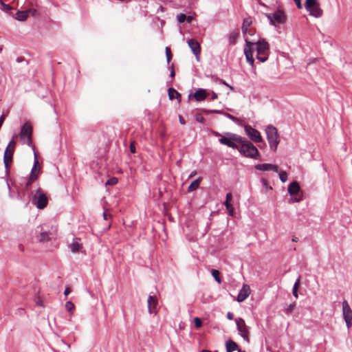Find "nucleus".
Here are the masks:
<instances>
[{"label": "nucleus", "mask_w": 352, "mask_h": 352, "mask_svg": "<svg viewBox=\"0 0 352 352\" xmlns=\"http://www.w3.org/2000/svg\"><path fill=\"white\" fill-rule=\"evenodd\" d=\"M186 19H187V16L185 14L179 13L177 15V19L179 23H183Z\"/></svg>", "instance_id": "37"}, {"label": "nucleus", "mask_w": 352, "mask_h": 352, "mask_svg": "<svg viewBox=\"0 0 352 352\" xmlns=\"http://www.w3.org/2000/svg\"><path fill=\"white\" fill-rule=\"evenodd\" d=\"M27 178H28V177H20L19 179L18 184L22 189L23 188V187L25 186V181H26Z\"/></svg>", "instance_id": "46"}, {"label": "nucleus", "mask_w": 352, "mask_h": 352, "mask_svg": "<svg viewBox=\"0 0 352 352\" xmlns=\"http://www.w3.org/2000/svg\"><path fill=\"white\" fill-rule=\"evenodd\" d=\"M41 170V168L39 165L38 159H34L30 175H31L32 178H38Z\"/></svg>", "instance_id": "19"}, {"label": "nucleus", "mask_w": 352, "mask_h": 352, "mask_svg": "<svg viewBox=\"0 0 352 352\" xmlns=\"http://www.w3.org/2000/svg\"><path fill=\"white\" fill-rule=\"evenodd\" d=\"M239 36V32H232L229 34L228 41L230 45H235Z\"/></svg>", "instance_id": "26"}, {"label": "nucleus", "mask_w": 352, "mask_h": 352, "mask_svg": "<svg viewBox=\"0 0 352 352\" xmlns=\"http://www.w3.org/2000/svg\"><path fill=\"white\" fill-rule=\"evenodd\" d=\"M342 314L347 328H351L352 326V310L346 300L342 302Z\"/></svg>", "instance_id": "10"}, {"label": "nucleus", "mask_w": 352, "mask_h": 352, "mask_svg": "<svg viewBox=\"0 0 352 352\" xmlns=\"http://www.w3.org/2000/svg\"><path fill=\"white\" fill-rule=\"evenodd\" d=\"M227 318H228V320H233V319H234V314H233V313L230 312V311H229V312H228V313H227Z\"/></svg>", "instance_id": "58"}, {"label": "nucleus", "mask_w": 352, "mask_h": 352, "mask_svg": "<svg viewBox=\"0 0 352 352\" xmlns=\"http://www.w3.org/2000/svg\"><path fill=\"white\" fill-rule=\"evenodd\" d=\"M65 309H66L68 311H69V312H71L73 309H74V303H73L72 302H71V301H67V302H66V303H65Z\"/></svg>", "instance_id": "41"}, {"label": "nucleus", "mask_w": 352, "mask_h": 352, "mask_svg": "<svg viewBox=\"0 0 352 352\" xmlns=\"http://www.w3.org/2000/svg\"><path fill=\"white\" fill-rule=\"evenodd\" d=\"M81 247V244L77 241H74L72 243L69 245V248L72 252H77L79 251Z\"/></svg>", "instance_id": "30"}, {"label": "nucleus", "mask_w": 352, "mask_h": 352, "mask_svg": "<svg viewBox=\"0 0 352 352\" xmlns=\"http://www.w3.org/2000/svg\"><path fill=\"white\" fill-rule=\"evenodd\" d=\"M28 15L31 14L32 16H37L38 15V11L34 8H30L27 10Z\"/></svg>", "instance_id": "47"}, {"label": "nucleus", "mask_w": 352, "mask_h": 352, "mask_svg": "<svg viewBox=\"0 0 352 352\" xmlns=\"http://www.w3.org/2000/svg\"><path fill=\"white\" fill-rule=\"evenodd\" d=\"M28 16V13L27 10H18L16 12L15 19L19 21H24Z\"/></svg>", "instance_id": "25"}, {"label": "nucleus", "mask_w": 352, "mask_h": 352, "mask_svg": "<svg viewBox=\"0 0 352 352\" xmlns=\"http://www.w3.org/2000/svg\"><path fill=\"white\" fill-rule=\"evenodd\" d=\"M261 182L263 184V186L265 188V191L267 192L268 190H272V188L268 185V182L267 179L262 178L261 179Z\"/></svg>", "instance_id": "40"}, {"label": "nucleus", "mask_w": 352, "mask_h": 352, "mask_svg": "<svg viewBox=\"0 0 352 352\" xmlns=\"http://www.w3.org/2000/svg\"><path fill=\"white\" fill-rule=\"evenodd\" d=\"M198 110L204 112V113H206L207 114L208 113H216V114H221V115H223L225 117L229 118L230 120H231L232 121H233L234 122H238L239 121V119L228 113H226V112H223L222 110H217V109H205V108H201V109H198Z\"/></svg>", "instance_id": "13"}, {"label": "nucleus", "mask_w": 352, "mask_h": 352, "mask_svg": "<svg viewBox=\"0 0 352 352\" xmlns=\"http://www.w3.org/2000/svg\"><path fill=\"white\" fill-rule=\"evenodd\" d=\"M243 53L246 58V61L249 63V65L252 67V69L254 68V59L253 57V53L250 50V48H247L244 46Z\"/></svg>", "instance_id": "20"}, {"label": "nucleus", "mask_w": 352, "mask_h": 352, "mask_svg": "<svg viewBox=\"0 0 352 352\" xmlns=\"http://www.w3.org/2000/svg\"><path fill=\"white\" fill-rule=\"evenodd\" d=\"M168 98L170 100H173L175 98H176L178 100V102H181L182 95L177 91H176L173 87H169L168 89Z\"/></svg>", "instance_id": "22"}, {"label": "nucleus", "mask_w": 352, "mask_h": 352, "mask_svg": "<svg viewBox=\"0 0 352 352\" xmlns=\"http://www.w3.org/2000/svg\"><path fill=\"white\" fill-rule=\"evenodd\" d=\"M256 34V30L254 28H249L248 34L251 36H254Z\"/></svg>", "instance_id": "53"}, {"label": "nucleus", "mask_w": 352, "mask_h": 352, "mask_svg": "<svg viewBox=\"0 0 352 352\" xmlns=\"http://www.w3.org/2000/svg\"><path fill=\"white\" fill-rule=\"evenodd\" d=\"M287 191L291 196L300 194V186L298 182L296 181L291 182L288 186Z\"/></svg>", "instance_id": "17"}, {"label": "nucleus", "mask_w": 352, "mask_h": 352, "mask_svg": "<svg viewBox=\"0 0 352 352\" xmlns=\"http://www.w3.org/2000/svg\"><path fill=\"white\" fill-rule=\"evenodd\" d=\"M226 208L228 210V214L230 216H233L234 213V209L233 206L232 204H228V206H227V207H226Z\"/></svg>", "instance_id": "45"}, {"label": "nucleus", "mask_w": 352, "mask_h": 352, "mask_svg": "<svg viewBox=\"0 0 352 352\" xmlns=\"http://www.w3.org/2000/svg\"><path fill=\"white\" fill-rule=\"evenodd\" d=\"M278 175L282 182H285L287 180V173L285 171H280Z\"/></svg>", "instance_id": "38"}, {"label": "nucleus", "mask_w": 352, "mask_h": 352, "mask_svg": "<svg viewBox=\"0 0 352 352\" xmlns=\"http://www.w3.org/2000/svg\"><path fill=\"white\" fill-rule=\"evenodd\" d=\"M32 201L38 209L42 210L47 206L48 199L46 194L38 188L36 190V193L32 196Z\"/></svg>", "instance_id": "7"}, {"label": "nucleus", "mask_w": 352, "mask_h": 352, "mask_svg": "<svg viewBox=\"0 0 352 352\" xmlns=\"http://www.w3.org/2000/svg\"><path fill=\"white\" fill-rule=\"evenodd\" d=\"M294 1L295 2L296 7L298 9L302 8V4L301 3V0H294Z\"/></svg>", "instance_id": "49"}, {"label": "nucleus", "mask_w": 352, "mask_h": 352, "mask_svg": "<svg viewBox=\"0 0 352 352\" xmlns=\"http://www.w3.org/2000/svg\"><path fill=\"white\" fill-rule=\"evenodd\" d=\"M148 311L149 314L156 313V306L157 305V300L154 296L149 295L147 299Z\"/></svg>", "instance_id": "18"}, {"label": "nucleus", "mask_w": 352, "mask_h": 352, "mask_svg": "<svg viewBox=\"0 0 352 352\" xmlns=\"http://www.w3.org/2000/svg\"><path fill=\"white\" fill-rule=\"evenodd\" d=\"M264 14L269 20L270 25L274 27L285 23L287 20L285 12L280 9H277L274 13H265Z\"/></svg>", "instance_id": "4"}, {"label": "nucleus", "mask_w": 352, "mask_h": 352, "mask_svg": "<svg viewBox=\"0 0 352 352\" xmlns=\"http://www.w3.org/2000/svg\"><path fill=\"white\" fill-rule=\"evenodd\" d=\"M72 290L69 287H66L65 291H64V295L65 296H68L71 293Z\"/></svg>", "instance_id": "54"}, {"label": "nucleus", "mask_w": 352, "mask_h": 352, "mask_svg": "<svg viewBox=\"0 0 352 352\" xmlns=\"http://www.w3.org/2000/svg\"><path fill=\"white\" fill-rule=\"evenodd\" d=\"M232 195L231 192H228L226 194V199L229 201H231L232 200Z\"/></svg>", "instance_id": "57"}, {"label": "nucleus", "mask_w": 352, "mask_h": 352, "mask_svg": "<svg viewBox=\"0 0 352 352\" xmlns=\"http://www.w3.org/2000/svg\"><path fill=\"white\" fill-rule=\"evenodd\" d=\"M130 151H131V152L132 153H136L135 146L134 142H131L130 144Z\"/></svg>", "instance_id": "50"}, {"label": "nucleus", "mask_w": 352, "mask_h": 352, "mask_svg": "<svg viewBox=\"0 0 352 352\" xmlns=\"http://www.w3.org/2000/svg\"><path fill=\"white\" fill-rule=\"evenodd\" d=\"M194 324H195V327L197 329H199L202 325V321H201V318H199V317H195L194 318Z\"/></svg>", "instance_id": "42"}, {"label": "nucleus", "mask_w": 352, "mask_h": 352, "mask_svg": "<svg viewBox=\"0 0 352 352\" xmlns=\"http://www.w3.org/2000/svg\"><path fill=\"white\" fill-rule=\"evenodd\" d=\"M32 127L29 122H25L21 128L20 139L23 144L31 146L32 150H34V146L32 142Z\"/></svg>", "instance_id": "5"}, {"label": "nucleus", "mask_w": 352, "mask_h": 352, "mask_svg": "<svg viewBox=\"0 0 352 352\" xmlns=\"http://www.w3.org/2000/svg\"><path fill=\"white\" fill-rule=\"evenodd\" d=\"M208 94L206 89L203 88H198L195 93H190L188 95V100H190L191 98H193L196 101L201 102L207 98Z\"/></svg>", "instance_id": "12"}, {"label": "nucleus", "mask_w": 352, "mask_h": 352, "mask_svg": "<svg viewBox=\"0 0 352 352\" xmlns=\"http://www.w3.org/2000/svg\"><path fill=\"white\" fill-rule=\"evenodd\" d=\"M212 96H211V100H214L218 98V95L217 93L214 92L213 91H211Z\"/></svg>", "instance_id": "56"}, {"label": "nucleus", "mask_w": 352, "mask_h": 352, "mask_svg": "<svg viewBox=\"0 0 352 352\" xmlns=\"http://www.w3.org/2000/svg\"><path fill=\"white\" fill-rule=\"evenodd\" d=\"M241 30H242V33H243V36H245V38H247L246 35H247V34H248L249 28H243L241 26Z\"/></svg>", "instance_id": "51"}, {"label": "nucleus", "mask_w": 352, "mask_h": 352, "mask_svg": "<svg viewBox=\"0 0 352 352\" xmlns=\"http://www.w3.org/2000/svg\"><path fill=\"white\" fill-rule=\"evenodd\" d=\"M265 133L270 149L276 152L280 142L277 129L273 125H268L265 128Z\"/></svg>", "instance_id": "3"}, {"label": "nucleus", "mask_w": 352, "mask_h": 352, "mask_svg": "<svg viewBox=\"0 0 352 352\" xmlns=\"http://www.w3.org/2000/svg\"><path fill=\"white\" fill-rule=\"evenodd\" d=\"M118 182V179L116 177H110L107 181L105 182L106 186H114L117 184Z\"/></svg>", "instance_id": "34"}, {"label": "nucleus", "mask_w": 352, "mask_h": 352, "mask_svg": "<svg viewBox=\"0 0 352 352\" xmlns=\"http://www.w3.org/2000/svg\"><path fill=\"white\" fill-rule=\"evenodd\" d=\"M226 349L227 352H234L240 349L238 344L232 340V339H229L226 342Z\"/></svg>", "instance_id": "21"}, {"label": "nucleus", "mask_w": 352, "mask_h": 352, "mask_svg": "<svg viewBox=\"0 0 352 352\" xmlns=\"http://www.w3.org/2000/svg\"><path fill=\"white\" fill-rule=\"evenodd\" d=\"M225 135L219 139L220 144L236 149L245 157L261 160L258 148L248 139L231 132H226Z\"/></svg>", "instance_id": "1"}, {"label": "nucleus", "mask_w": 352, "mask_h": 352, "mask_svg": "<svg viewBox=\"0 0 352 352\" xmlns=\"http://www.w3.org/2000/svg\"><path fill=\"white\" fill-rule=\"evenodd\" d=\"M36 179H37V178H32L31 175H29V177H28V178L25 181V186H24L23 188L22 189L23 195H26L28 190L30 189V187H31L32 183Z\"/></svg>", "instance_id": "23"}, {"label": "nucleus", "mask_w": 352, "mask_h": 352, "mask_svg": "<svg viewBox=\"0 0 352 352\" xmlns=\"http://www.w3.org/2000/svg\"><path fill=\"white\" fill-rule=\"evenodd\" d=\"M305 9L309 12V14L319 18L322 16L323 11L320 8V3L318 0H305Z\"/></svg>", "instance_id": "6"}, {"label": "nucleus", "mask_w": 352, "mask_h": 352, "mask_svg": "<svg viewBox=\"0 0 352 352\" xmlns=\"http://www.w3.org/2000/svg\"><path fill=\"white\" fill-rule=\"evenodd\" d=\"M218 80H219V81L221 84H223V85H226V86L228 87H229L230 89H233V87H232V86L229 85H228V84L225 80H223V79H218Z\"/></svg>", "instance_id": "55"}, {"label": "nucleus", "mask_w": 352, "mask_h": 352, "mask_svg": "<svg viewBox=\"0 0 352 352\" xmlns=\"http://www.w3.org/2000/svg\"><path fill=\"white\" fill-rule=\"evenodd\" d=\"M235 322L236 325V329L239 332V334L243 338V339L247 342H250V331L249 328L246 325L244 319L242 318H237L235 319Z\"/></svg>", "instance_id": "8"}, {"label": "nucleus", "mask_w": 352, "mask_h": 352, "mask_svg": "<svg viewBox=\"0 0 352 352\" xmlns=\"http://www.w3.org/2000/svg\"><path fill=\"white\" fill-rule=\"evenodd\" d=\"M257 39L250 40L245 38V47L250 48L252 52H256V58L261 63H265L268 60L270 54V47L269 43L263 38L257 36Z\"/></svg>", "instance_id": "2"}, {"label": "nucleus", "mask_w": 352, "mask_h": 352, "mask_svg": "<svg viewBox=\"0 0 352 352\" xmlns=\"http://www.w3.org/2000/svg\"><path fill=\"white\" fill-rule=\"evenodd\" d=\"M299 286H300V277H298V278L296 280V282L293 286V289H292V294L296 298H298V289Z\"/></svg>", "instance_id": "29"}, {"label": "nucleus", "mask_w": 352, "mask_h": 352, "mask_svg": "<svg viewBox=\"0 0 352 352\" xmlns=\"http://www.w3.org/2000/svg\"><path fill=\"white\" fill-rule=\"evenodd\" d=\"M250 294V286L248 285H243V286L240 289V291L238 294L236 300L239 302H243L249 296Z\"/></svg>", "instance_id": "16"}, {"label": "nucleus", "mask_w": 352, "mask_h": 352, "mask_svg": "<svg viewBox=\"0 0 352 352\" xmlns=\"http://www.w3.org/2000/svg\"><path fill=\"white\" fill-rule=\"evenodd\" d=\"M252 23V17H246L243 19L242 27L246 28H251L250 26Z\"/></svg>", "instance_id": "31"}, {"label": "nucleus", "mask_w": 352, "mask_h": 352, "mask_svg": "<svg viewBox=\"0 0 352 352\" xmlns=\"http://www.w3.org/2000/svg\"><path fill=\"white\" fill-rule=\"evenodd\" d=\"M257 2L258 3V4L264 8H267V6L266 4H265L262 0H256Z\"/></svg>", "instance_id": "62"}, {"label": "nucleus", "mask_w": 352, "mask_h": 352, "mask_svg": "<svg viewBox=\"0 0 352 352\" xmlns=\"http://www.w3.org/2000/svg\"><path fill=\"white\" fill-rule=\"evenodd\" d=\"M197 174V172L195 170L193 172H192L190 175H189V178H191L192 177H194L195 175Z\"/></svg>", "instance_id": "64"}, {"label": "nucleus", "mask_w": 352, "mask_h": 352, "mask_svg": "<svg viewBox=\"0 0 352 352\" xmlns=\"http://www.w3.org/2000/svg\"><path fill=\"white\" fill-rule=\"evenodd\" d=\"M296 306V302H293L287 306V307L285 309V311L286 314H290L294 310V307Z\"/></svg>", "instance_id": "44"}, {"label": "nucleus", "mask_w": 352, "mask_h": 352, "mask_svg": "<svg viewBox=\"0 0 352 352\" xmlns=\"http://www.w3.org/2000/svg\"><path fill=\"white\" fill-rule=\"evenodd\" d=\"M212 276L214 278L216 282L219 284L222 283V279L221 278V273L218 270L212 269L210 271Z\"/></svg>", "instance_id": "27"}, {"label": "nucleus", "mask_w": 352, "mask_h": 352, "mask_svg": "<svg viewBox=\"0 0 352 352\" xmlns=\"http://www.w3.org/2000/svg\"><path fill=\"white\" fill-rule=\"evenodd\" d=\"M165 52H166V62H167L168 65H169V63L173 58V54H172V52H171L169 47H166Z\"/></svg>", "instance_id": "33"}, {"label": "nucleus", "mask_w": 352, "mask_h": 352, "mask_svg": "<svg viewBox=\"0 0 352 352\" xmlns=\"http://www.w3.org/2000/svg\"><path fill=\"white\" fill-rule=\"evenodd\" d=\"M179 122L181 124L183 125L186 124L184 118L181 115H179Z\"/></svg>", "instance_id": "59"}, {"label": "nucleus", "mask_w": 352, "mask_h": 352, "mask_svg": "<svg viewBox=\"0 0 352 352\" xmlns=\"http://www.w3.org/2000/svg\"><path fill=\"white\" fill-rule=\"evenodd\" d=\"M16 137V135H14L12 137V139L9 142L8 146H6V148H12L13 150L15 151V146H16V142L14 140V138Z\"/></svg>", "instance_id": "39"}, {"label": "nucleus", "mask_w": 352, "mask_h": 352, "mask_svg": "<svg viewBox=\"0 0 352 352\" xmlns=\"http://www.w3.org/2000/svg\"><path fill=\"white\" fill-rule=\"evenodd\" d=\"M193 19V16L189 15V16H187V19H186V21L188 23H190L192 22Z\"/></svg>", "instance_id": "61"}, {"label": "nucleus", "mask_w": 352, "mask_h": 352, "mask_svg": "<svg viewBox=\"0 0 352 352\" xmlns=\"http://www.w3.org/2000/svg\"><path fill=\"white\" fill-rule=\"evenodd\" d=\"M25 195H23V191L21 192H17V195H16V199H18L19 200L21 201H25L23 197H25Z\"/></svg>", "instance_id": "48"}, {"label": "nucleus", "mask_w": 352, "mask_h": 352, "mask_svg": "<svg viewBox=\"0 0 352 352\" xmlns=\"http://www.w3.org/2000/svg\"><path fill=\"white\" fill-rule=\"evenodd\" d=\"M255 169L259 171L272 170L275 173L278 172V166L272 164H258L254 166Z\"/></svg>", "instance_id": "15"}, {"label": "nucleus", "mask_w": 352, "mask_h": 352, "mask_svg": "<svg viewBox=\"0 0 352 352\" xmlns=\"http://www.w3.org/2000/svg\"><path fill=\"white\" fill-rule=\"evenodd\" d=\"M187 43L192 52L196 56L197 60H199L201 53L200 44L195 38H190L187 41Z\"/></svg>", "instance_id": "14"}, {"label": "nucleus", "mask_w": 352, "mask_h": 352, "mask_svg": "<svg viewBox=\"0 0 352 352\" xmlns=\"http://www.w3.org/2000/svg\"><path fill=\"white\" fill-rule=\"evenodd\" d=\"M244 130H245V134L248 135V137L252 141H253L256 143L263 142V138L261 137V135L257 129L253 128L250 125L247 124L245 126Z\"/></svg>", "instance_id": "9"}, {"label": "nucleus", "mask_w": 352, "mask_h": 352, "mask_svg": "<svg viewBox=\"0 0 352 352\" xmlns=\"http://www.w3.org/2000/svg\"><path fill=\"white\" fill-rule=\"evenodd\" d=\"M0 4L1 6V10L6 12L12 10V7L9 4L3 3L2 0H0Z\"/></svg>", "instance_id": "36"}, {"label": "nucleus", "mask_w": 352, "mask_h": 352, "mask_svg": "<svg viewBox=\"0 0 352 352\" xmlns=\"http://www.w3.org/2000/svg\"><path fill=\"white\" fill-rule=\"evenodd\" d=\"M14 150L6 148L3 154V163L5 166L6 175H8L10 171V164L12 162Z\"/></svg>", "instance_id": "11"}, {"label": "nucleus", "mask_w": 352, "mask_h": 352, "mask_svg": "<svg viewBox=\"0 0 352 352\" xmlns=\"http://www.w3.org/2000/svg\"><path fill=\"white\" fill-rule=\"evenodd\" d=\"M211 134L215 137H219L221 136V134L220 133H219L218 131H211Z\"/></svg>", "instance_id": "60"}, {"label": "nucleus", "mask_w": 352, "mask_h": 352, "mask_svg": "<svg viewBox=\"0 0 352 352\" xmlns=\"http://www.w3.org/2000/svg\"><path fill=\"white\" fill-rule=\"evenodd\" d=\"M50 240L49 233L47 232H41L39 241L42 243L47 242Z\"/></svg>", "instance_id": "28"}, {"label": "nucleus", "mask_w": 352, "mask_h": 352, "mask_svg": "<svg viewBox=\"0 0 352 352\" xmlns=\"http://www.w3.org/2000/svg\"><path fill=\"white\" fill-rule=\"evenodd\" d=\"M168 69H170V77L171 78V80H170V82H167V83L169 85H171L173 82V79L175 78V76L174 65L172 64L171 66H168Z\"/></svg>", "instance_id": "35"}, {"label": "nucleus", "mask_w": 352, "mask_h": 352, "mask_svg": "<svg viewBox=\"0 0 352 352\" xmlns=\"http://www.w3.org/2000/svg\"><path fill=\"white\" fill-rule=\"evenodd\" d=\"M201 181H202V178L201 177H199L197 179L192 181L190 183V184L188 186V192H192V191H195V190H197L199 188V184Z\"/></svg>", "instance_id": "24"}, {"label": "nucleus", "mask_w": 352, "mask_h": 352, "mask_svg": "<svg viewBox=\"0 0 352 352\" xmlns=\"http://www.w3.org/2000/svg\"><path fill=\"white\" fill-rule=\"evenodd\" d=\"M292 241L293 242H297L298 241V238L296 237V236H293Z\"/></svg>", "instance_id": "63"}, {"label": "nucleus", "mask_w": 352, "mask_h": 352, "mask_svg": "<svg viewBox=\"0 0 352 352\" xmlns=\"http://www.w3.org/2000/svg\"><path fill=\"white\" fill-rule=\"evenodd\" d=\"M303 199L302 193L299 194L298 195H293L290 198L289 202V203H294V202H300Z\"/></svg>", "instance_id": "32"}, {"label": "nucleus", "mask_w": 352, "mask_h": 352, "mask_svg": "<svg viewBox=\"0 0 352 352\" xmlns=\"http://www.w3.org/2000/svg\"><path fill=\"white\" fill-rule=\"evenodd\" d=\"M5 118H6V116L5 114L3 113L1 114V116H0V129L1 128L3 124V122L5 120Z\"/></svg>", "instance_id": "52"}, {"label": "nucleus", "mask_w": 352, "mask_h": 352, "mask_svg": "<svg viewBox=\"0 0 352 352\" xmlns=\"http://www.w3.org/2000/svg\"><path fill=\"white\" fill-rule=\"evenodd\" d=\"M195 118L196 121H197L198 122H200L202 124H204L205 122V118L201 113H196L195 116Z\"/></svg>", "instance_id": "43"}]
</instances>
